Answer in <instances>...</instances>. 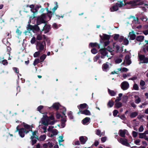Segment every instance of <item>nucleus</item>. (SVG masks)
<instances>
[{
    "mask_svg": "<svg viewBox=\"0 0 148 148\" xmlns=\"http://www.w3.org/2000/svg\"><path fill=\"white\" fill-rule=\"evenodd\" d=\"M36 40V38L35 37H33L31 39V43L32 44H34Z\"/></svg>",
    "mask_w": 148,
    "mask_h": 148,
    "instance_id": "obj_58",
    "label": "nucleus"
},
{
    "mask_svg": "<svg viewBox=\"0 0 148 148\" xmlns=\"http://www.w3.org/2000/svg\"><path fill=\"white\" fill-rule=\"evenodd\" d=\"M144 130V128L143 125H141L139 128V131L140 132H142Z\"/></svg>",
    "mask_w": 148,
    "mask_h": 148,
    "instance_id": "obj_63",
    "label": "nucleus"
},
{
    "mask_svg": "<svg viewBox=\"0 0 148 148\" xmlns=\"http://www.w3.org/2000/svg\"><path fill=\"white\" fill-rule=\"evenodd\" d=\"M101 54L103 56H106L108 54L107 49L106 48L101 49L99 50Z\"/></svg>",
    "mask_w": 148,
    "mask_h": 148,
    "instance_id": "obj_18",
    "label": "nucleus"
},
{
    "mask_svg": "<svg viewBox=\"0 0 148 148\" xmlns=\"http://www.w3.org/2000/svg\"><path fill=\"white\" fill-rule=\"evenodd\" d=\"M96 134L99 136L100 137L101 136H104L105 135V131H104L101 133V131L99 130H97L96 131Z\"/></svg>",
    "mask_w": 148,
    "mask_h": 148,
    "instance_id": "obj_19",
    "label": "nucleus"
},
{
    "mask_svg": "<svg viewBox=\"0 0 148 148\" xmlns=\"http://www.w3.org/2000/svg\"><path fill=\"white\" fill-rule=\"evenodd\" d=\"M138 114L137 112H134L131 113L130 115V116L131 118H134Z\"/></svg>",
    "mask_w": 148,
    "mask_h": 148,
    "instance_id": "obj_39",
    "label": "nucleus"
},
{
    "mask_svg": "<svg viewBox=\"0 0 148 148\" xmlns=\"http://www.w3.org/2000/svg\"><path fill=\"white\" fill-rule=\"evenodd\" d=\"M63 136H60L59 137L58 142L59 143H61L64 141L63 139Z\"/></svg>",
    "mask_w": 148,
    "mask_h": 148,
    "instance_id": "obj_55",
    "label": "nucleus"
},
{
    "mask_svg": "<svg viewBox=\"0 0 148 148\" xmlns=\"http://www.w3.org/2000/svg\"><path fill=\"white\" fill-rule=\"evenodd\" d=\"M122 106L121 102H116L115 104V106L117 108H119Z\"/></svg>",
    "mask_w": 148,
    "mask_h": 148,
    "instance_id": "obj_41",
    "label": "nucleus"
},
{
    "mask_svg": "<svg viewBox=\"0 0 148 148\" xmlns=\"http://www.w3.org/2000/svg\"><path fill=\"white\" fill-rule=\"evenodd\" d=\"M42 36L40 35H38L36 37V39L38 40H40L42 39Z\"/></svg>",
    "mask_w": 148,
    "mask_h": 148,
    "instance_id": "obj_59",
    "label": "nucleus"
},
{
    "mask_svg": "<svg viewBox=\"0 0 148 148\" xmlns=\"http://www.w3.org/2000/svg\"><path fill=\"white\" fill-rule=\"evenodd\" d=\"M123 44L125 45H127L129 44V41L127 39H125L123 40Z\"/></svg>",
    "mask_w": 148,
    "mask_h": 148,
    "instance_id": "obj_45",
    "label": "nucleus"
},
{
    "mask_svg": "<svg viewBox=\"0 0 148 148\" xmlns=\"http://www.w3.org/2000/svg\"><path fill=\"white\" fill-rule=\"evenodd\" d=\"M124 2H125V1H124ZM125 2V4L124 5V6H125L127 4H129V5H131V4H135V2L134 1H127L126 2Z\"/></svg>",
    "mask_w": 148,
    "mask_h": 148,
    "instance_id": "obj_33",
    "label": "nucleus"
},
{
    "mask_svg": "<svg viewBox=\"0 0 148 148\" xmlns=\"http://www.w3.org/2000/svg\"><path fill=\"white\" fill-rule=\"evenodd\" d=\"M133 88L134 89L136 90H138L139 88L138 85L136 84H135L133 85Z\"/></svg>",
    "mask_w": 148,
    "mask_h": 148,
    "instance_id": "obj_48",
    "label": "nucleus"
},
{
    "mask_svg": "<svg viewBox=\"0 0 148 148\" xmlns=\"http://www.w3.org/2000/svg\"><path fill=\"white\" fill-rule=\"evenodd\" d=\"M68 115L70 119H72L73 118V116L72 115V114L71 112H69L68 113Z\"/></svg>",
    "mask_w": 148,
    "mask_h": 148,
    "instance_id": "obj_57",
    "label": "nucleus"
},
{
    "mask_svg": "<svg viewBox=\"0 0 148 148\" xmlns=\"http://www.w3.org/2000/svg\"><path fill=\"white\" fill-rule=\"evenodd\" d=\"M38 25H35L33 26V31H38L40 30V28L38 26Z\"/></svg>",
    "mask_w": 148,
    "mask_h": 148,
    "instance_id": "obj_28",
    "label": "nucleus"
},
{
    "mask_svg": "<svg viewBox=\"0 0 148 148\" xmlns=\"http://www.w3.org/2000/svg\"><path fill=\"white\" fill-rule=\"evenodd\" d=\"M108 62L103 64L102 66L103 70L105 71H107L109 69V66L107 64Z\"/></svg>",
    "mask_w": 148,
    "mask_h": 148,
    "instance_id": "obj_17",
    "label": "nucleus"
},
{
    "mask_svg": "<svg viewBox=\"0 0 148 148\" xmlns=\"http://www.w3.org/2000/svg\"><path fill=\"white\" fill-rule=\"evenodd\" d=\"M41 51L39 50V51L35 52L34 54V58L37 57L40 55Z\"/></svg>",
    "mask_w": 148,
    "mask_h": 148,
    "instance_id": "obj_34",
    "label": "nucleus"
},
{
    "mask_svg": "<svg viewBox=\"0 0 148 148\" xmlns=\"http://www.w3.org/2000/svg\"><path fill=\"white\" fill-rule=\"evenodd\" d=\"M141 141V140L139 139H136L134 141V143L137 145H138V144Z\"/></svg>",
    "mask_w": 148,
    "mask_h": 148,
    "instance_id": "obj_61",
    "label": "nucleus"
},
{
    "mask_svg": "<svg viewBox=\"0 0 148 148\" xmlns=\"http://www.w3.org/2000/svg\"><path fill=\"white\" fill-rule=\"evenodd\" d=\"M87 105L86 103L81 104L80 105V107L81 109H84L85 108H87Z\"/></svg>",
    "mask_w": 148,
    "mask_h": 148,
    "instance_id": "obj_40",
    "label": "nucleus"
},
{
    "mask_svg": "<svg viewBox=\"0 0 148 148\" xmlns=\"http://www.w3.org/2000/svg\"><path fill=\"white\" fill-rule=\"evenodd\" d=\"M132 135L133 137H136L138 136V133L136 132L133 131L132 133Z\"/></svg>",
    "mask_w": 148,
    "mask_h": 148,
    "instance_id": "obj_47",
    "label": "nucleus"
},
{
    "mask_svg": "<svg viewBox=\"0 0 148 148\" xmlns=\"http://www.w3.org/2000/svg\"><path fill=\"white\" fill-rule=\"evenodd\" d=\"M145 84V82L143 80H141L140 82V84L141 86H144Z\"/></svg>",
    "mask_w": 148,
    "mask_h": 148,
    "instance_id": "obj_53",
    "label": "nucleus"
},
{
    "mask_svg": "<svg viewBox=\"0 0 148 148\" xmlns=\"http://www.w3.org/2000/svg\"><path fill=\"white\" fill-rule=\"evenodd\" d=\"M128 99V96L124 95L122 97V102H127Z\"/></svg>",
    "mask_w": 148,
    "mask_h": 148,
    "instance_id": "obj_29",
    "label": "nucleus"
},
{
    "mask_svg": "<svg viewBox=\"0 0 148 148\" xmlns=\"http://www.w3.org/2000/svg\"><path fill=\"white\" fill-rule=\"evenodd\" d=\"M53 108L56 110H60L62 111L63 114L66 111V108L63 106L60 105L59 103H54L53 106Z\"/></svg>",
    "mask_w": 148,
    "mask_h": 148,
    "instance_id": "obj_5",
    "label": "nucleus"
},
{
    "mask_svg": "<svg viewBox=\"0 0 148 148\" xmlns=\"http://www.w3.org/2000/svg\"><path fill=\"white\" fill-rule=\"evenodd\" d=\"M90 118L89 117H86L85 118L82 120L83 123L84 124H85L88 122L90 120Z\"/></svg>",
    "mask_w": 148,
    "mask_h": 148,
    "instance_id": "obj_27",
    "label": "nucleus"
},
{
    "mask_svg": "<svg viewBox=\"0 0 148 148\" xmlns=\"http://www.w3.org/2000/svg\"><path fill=\"white\" fill-rule=\"evenodd\" d=\"M24 127L25 128L27 129H29V131H30V130L31 128V127L29 125H24Z\"/></svg>",
    "mask_w": 148,
    "mask_h": 148,
    "instance_id": "obj_56",
    "label": "nucleus"
},
{
    "mask_svg": "<svg viewBox=\"0 0 148 148\" xmlns=\"http://www.w3.org/2000/svg\"><path fill=\"white\" fill-rule=\"evenodd\" d=\"M46 42L45 40L42 41H38L36 42V48L37 50L41 52L44 50V47L46 48Z\"/></svg>",
    "mask_w": 148,
    "mask_h": 148,
    "instance_id": "obj_2",
    "label": "nucleus"
},
{
    "mask_svg": "<svg viewBox=\"0 0 148 148\" xmlns=\"http://www.w3.org/2000/svg\"><path fill=\"white\" fill-rule=\"evenodd\" d=\"M89 47H95L97 49H99L100 48V45L97 42H90L89 44Z\"/></svg>",
    "mask_w": 148,
    "mask_h": 148,
    "instance_id": "obj_14",
    "label": "nucleus"
},
{
    "mask_svg": "<svg viewBox=\"0 0 148 148\" xmlns=\"http://www.w3.org/2000/svg\"><path fill=\"white\" fill-rule=\"evenodd\" d=\"M108 92L109 94L111 96H115L116 93L114 90H110L109 89H108Z\"/></svg>",
    "mask_w": 148,
    "mask_h": 148,
    "instance_id": "obj_23",
    "label": "nucleus"
},
{
    "mask_svg": "<svg viewBox=\"0 0 148 148\" xmlns=\"http://www.w3.org/2000/svg\"><path fill=\"white\" fill-rule=\"evenodd\" d=\"M13 69L15 73H19V69L18 68L15 67H14L13 68Z\"/></svg>",
    "mask_w": 148,
    "mask_h": 148,
    "instance_id": "obj_54",
    "label": "nucleus"
},
{
    "mask_svg": "<svg viewBox=\"0 0 148 148\" xmlns=\"http://www.w3.org/2000/svg\"><path fill=\"white\" fill-rule=\"evenodd\" d=\"M129 86L128 83L126 81L123 82L121 84V88L123 90H127L129 88Z\"/></svg>",
    "mask_w": 148,
    "mask_h": 148,
    "instance_id": "obj_7",
    "label": "nucleus"
},
{
    "mask_svg": "<svg viewBox=\"0 0 148 148\" xmlns=\"http://www.w3.org/2000/svg\"><path fill=\"white\" fill-rule=\"evenodd\" d=\"M139 59L140 61H143L142 63H148V57H145V56L143 55H140L139 56Z\"/></svg>",
    "mask_w": 148,
    "mask_h": 148,
    "instance_id": "obj_9",
    "label": "nucleus"
},
{
    "mask_svg": "<svg viewBox=\"0 0 148 148\" xmlns=\"http://www.w3.org/2000/svg\"><path fill=\"white\" fill-rule=\"evenodd\" d=\"M99 36L101 39L100 42H101V40H109L110 38V35H107L105 34H103V36L101 35H99Z\"/></svg>",
    "mask_w": 148,
    "mask_h": 148,
    "instance_id": "obj_6",
    "label": "nucleus"
},
{
    "mask_svg": "<svg viewBox=\"0 0 148 148\" xmlns=\"http://www.w3.org/2000/svg\"><path fill=\"white\" fill-rule=\"evenodd\" d=\"M139 138H145V136L143 133H140L139 134Z\"/></svg>",
    "mask_w": 148,
    "mask_h": 148,
    "instance_id": "obj_50",
    "label": "nucleus"
},
{
    "mask_svg": "<svg viewBox=\"0 0 148 148\" xmlns=\"http://www.w3.org/2000/svg\"><path fill=\"white\" fill-rule=\"evenodd\" d=\"M33 26H32L30 24H28V27H27V30H28V31H30L31 30L33 31Z\"/></svg>",
    "mask_w": 148,
    "mask_h": 148,
    "instance_id": "obj_36",
    "label": "nucleus"
},
{
    "mask_svg": "<svg viewBox=\"0 0 148 148\" xmlns=\"http://www.w3.org/2000/svg\"><path fill=\"white\" fill-rule=\"evenodd\" d=\"M43 29L44 31V33L46 34L49 32L51 29L50 25H46L43 27Z\"/></svg>",
    "mask_w": 148,
    "mask_h": 148,
    "instance_id": "obj_15",
    "label": "nucleus"
},
{
    "mask_svg": "<svg viewBox=\"0 0 148 148\" xmlns=\"http://www.w3.org/2000/svg\"><path fill=\"white\" fill-rule=\"evenodd\" d=\"M135 101V102H140L141 100L140 98L138 95H135L134 96Z\"/></svg>",
    "mask_w": 148,
    "mask_h": 148,
    "instance_id": "obj_35",
    "label": "nucleus"
},
{
    "mask_svg": "<svg viewBox=\"0 0 148 148\" xmlns=\"http://www.w3.org/2000/svg\"><path fill=\"white\" fill-rule=\"evenodd\" d=\"M55 4L56 5V6L52 8V12L49 10H48V8H47V12L48 13H51L52 14H54V12H55V11L57 10L58 6V3L57 2H55Z\"/></svg>",
    "mask_w": 148,
    "mask_h": 148,
    "instance_id": "obj_12",
    "label": "nucleus"
},
{
    "mask_svg": "<svg viewBox=\"0 0 148 148\" xmlns=\"http://www.w3.org/2000/svg\"><path fill=\"white\" fill-rule=\"evenodd\" d=\"M42 123L45 125H53L54 123L53 121H50L49 120L48 117L46 114L44 115L43 117L41 119Z\"/></svg>",
    "mask_w": 148,
    "mask_h": 148,
    "instance_id": "obj_1",
    "label": "nucleus"
},
{
    "mask_svg": "<svg viewBox=\"0 0 148 148\" xmlns=\"http://www.w3.org/2000/svg\"><path fill=\"white\" fill-rule=\"evenodd\" d=\"M46 16L45 14H42L40 16L37 17L36 20V24L37 25H40L41 23H46L45 19Z\"/></svg>",
    "mask_w": 148,
    "mask_h": 148,
    "instance_id": "obj_4",
    "label": "nucleus"
},
{
    "mask_svg": "<svg viewBox=\"0 0 148 148\" xmlns=\"http://www.w3.org/2000/svg\"><path fill=\"white\" fill-rule=\"evenodd\" d=\"M119 142L122 145L127 146L129 147L130 146V144L128 142L127 140L125 138H120Z\"/></svg>",
    "mask_w": 148,
    "mask_h": 148,
    "instance_id": "obj_8",
    "label": "nucleus"
},
{
    "mask_svg": "<svg viewBox=\"0 0 148 148\" xmlns=\"http://www.w3.org/2000/svg\"><path fill=\"white\" fill-rule=\"evenodd\" d=\"M133 19V22L135 24H138V23L139 19L138 17H135V16Z\"/></svg>",
    "mask_w": 148,
    "mask_h": 148,
    "instance_id": "obj_32",
    "label": "nucleus"
},
{
    "mask_svg": "<svg viewBox=\"0 0 148 148\" xmlns=\"http://www.w3.org/2000/svg\"><path fill=\"white\" fill-rule=\"evenodd\" d=\"M119 37V34H114V40L116 41L118 40Z\"/></svg>",
    "mask_w": 148,
    "mask_h": 148,
    "instance_id": "obj_43",
    "label": "nucleus"
},
{
    "mask_svg": "<svg viewBox=\"0 0 148 148\" xmlns=\"http://www.w3.org/2000/svg\"><path fill=\"white\" fill-rule=\"evenodd\" d=\"M1 63L4 65H7L8 64V61L6 60H4L1 61Z\"/></svg>",
    "mask_w": 148,
    "mask_h": 148,
    "instance_id": "obj_42",
    "label": "nucleus"
},
{
    "mask_svg": "<svg viewBox=\"0 0 148 148\" xmlns=\"http://www.w3.org/2000/svg\"><path fill=\"white\" fill-rule=\"evenodd\" d=\"M107 137L106 136H104L101 138V141L102 143H104L107 140Z\"/></svg>",
    "mask_w": 148,
    "mask_h": 148,
    "instance_id": "obj_44",
    "label": "nucleus"
},
{
    "mask_svg": "<svg viewBox=\"0 0 148 148\" xmlns=\"http://www.w3.org/2000/svg\"><path fill=\"white\" fill-rule=\"evenodd\" d=\"M132 34L131 32H130L129 34L130 37L129 40H134L135 39L136 37V35L134 33H132V34Z\"/></svg>",
    "mask_w": 148,
    "mask_h": 148,
    "instance_id": "obj_21",
    "label": "nucleus"
},
{
    "mask_svg": "<svg viewBox=\"0 0 148 148\" xmlns=\"http://www.w3.org/2000/svg\"><path fill=\"white\" fill-rule=\"evenodd\" d=\"M40 60L39 59H35L34 60L33 64L34 66H36L40 62Z\"/></svg>",
    "mask_w": 148,
    "mask_h": 148,
    "instance_id": "obj_37",
    "label": "nucleus"
},
{
    "mask_svg": "<svg viewBox=\"0 0 148 148\" xmlns=\"http://www.w3.org/2000/svg\"><path fill=\"white\" fill-rule=\"evenodd\" d=\"M124 37L123 36H121L118 39V41L119 42H122L124 40Z\"/></svg>",
    "mask_w": 148,
    "mask_h": 148,
    "instance_id": "obj_60",
    "label": "nucleus"
},
{
    "mask_svg": "<svg viewBox=\"0 0 148 148\" xmlns=\"http://www.w3.org/2000/svg\"><path fill=\"white\" fill-rule=\"evenodd\" d=\"M128 133V131L126 130H119V136L123 137H125V134H127Z\"/></svg>",
    "mask_w": 148,
    "mask_h": 148,
    "instance_id": "obj_11",
    "label": "nucleus"
},
{
    "mask_svg": "<svg viewBox=\"0 0 148 148\" xmlns=\"http://www.w3.org/2000/svg\"><path fill=\"white\" fill-rule=\"evenodd\" d=\"M118 3H116V4L118 6V7L121 8L124 6V4L123 3V1H118Z\"/></svg>",
    "mask_w": 148,
    "mask_h": 148,
    "instance_id": "obj_24",
    "label": "nucleus"
},
{
    "mask_svg": "<svg viewBox=\"0 0 148 148\" xmlns=\"http://www.w3.org/2000/svg\"><path fill=\"white\" fill-rule=\"evenodd\" d=\"M16 33L18 35L20 36L22 32L18 28H17L16 30Z\"/></svg>",
    "mask_w": 148,
    "mask_h": 148,
    "instance_id": "obj_49",
    "label": "nucleus"
},
{
    "mask_svg": "<svg viewBox=\"0 0 148 148\" xmlns=\"http://www.w3.org/2000/svg\"><path fill=\"white\" fill-rule=\"evenodd\" d=\"M53 128V126H50L47 129V131L49 132L51 131H52V129Z\"/></svg>",
    "mask_w": 148,
    "mask_h": 148,
    "instance_id": "obj_64",
    "label": "nucleus"
},
{
    "mask_svg": "<svg viewBox=\"0 0 148 148\" xmlns=\"http://www.w3.org/2000/svg\"><path fill=\"white\" fill-rule=\"evenodd\" d=\"M144 36H137L136 38V40L139 42H142L144 39Z\"/></svg>",
    "mask_w": 148,
    "mask_h": 148,
    "instance_id": "obj_22",
    "label": "nucleus"
},
{
    "mask_svg": "<svg viewBox=\"0 0 148 148\" xmlns=\"http://www.w3.org/2000/svg\"><path fill=\"white\" fill-rule=\"evenodd\" d=\"M19 134L20 136L22 137L24 136V134H27L28 132V131H26L25 129L22 128L20 129L19 130Z\"/></svg>",
    "mask_w": 148,
    "mask_h": 148,
    "instance_id": "obj_10",
    "label": "nucleus"
},
{
    "mask_svg": "<svg viewBox=\"0 0 148 148\" xmlns=\"http://www.w3.org/2000/svg\"><path fill=\"white\" fill-rule=\"evenodd\" d=\"M88 139L85 136H82L79 138V140L82 144H85L86 142L87 141Z\"/></svg>",
    "mask_w": 148,
    "mask_h": 148,
    "instance_id": "obj_16",
    "label": "nucleus"
},
{
    "mask_svg": "<svg viewBox=\"0 0 148 148\" xmlns=\"http://www.w3.org/2000/svg\"><path fill=\"white\" fill-rule=\"evenodd\" d=\"M123 96V94L122 93H119V96L117 97L116 100H115V102H119L121 99V97Z\"/></svg>",
    "mask_w": 148,
    "mask_h": 148,
    "instance_id": "obj_26",
    "label": "nucleus"
},
{
    "mask_svg": "<svg viewBox=\"0 0 148 148\" xmlns=\"http://www.w3.org/2000/svg\"><path fill=\"white\" fill-rule=\"evenodd\" d=\"M31 132L32 135L31 136L30 139L32 140V144L34 145L36 142L37 140L36 139H38V137L37 134L38 132L36 131L33 132L32 131H31Z\"/></svg>",
    "mask_w": 148,
    "mask_h": 148,
    "instance_id": "obj_3",
    "label": "nucleus"
},
{
    "mask_svg": "<svg viewBox=\"0 0 148 148\" xmlns=\"http://www.w3.org/2000/svg\"><path fill=\"white\" fill-rule=\"evenodd\" d=\"M52 134L51 135V136L57 135L58 134V131L54 129L52 131Z\"/></svg>",
    "mask_w": 148,
    "mask_h": 148,
    "instance_id": "obj_38",
    "label": "nucleus"
},
{
    "mask_svg": "<svg viewBox=\"0 0 148 148\" xmlns=\"http://www.w3.org/2000/svg\"><path fill=\"white\" fill-rule=\"evenodd\" d=\"M46 136L45 135H41L39 137V138H38V139L40 141H43L46 138Z\"/></svg>",
    "mask_w": 148,
    "mask_h": 148,
    "instance_id": "obj_31",
    "label": "nucleus"
},
{
    "mask_svg": "<svg viewBox=\"0 0 148 148\" xmlns=\"http://www.w3.org/2000/svg\"><path fill=\"white\" fill-rule=\"evenodd\" d=\"M29 7L31 8V10L33 13V12L34 11V5L33 4L29 5Z\"/></svg>",
    "mask_w": 148,
    "mask_h": 148,
    "instance_id": "obj_52",
    "label": "nucleus"
},
{
    "mask_svg": "<svg viewBox=\"0 0 148 148\" xmlns=\"http://www.w3.org/2000/svg\"><path fill=\"white\" fill-rule=\"evenodd\" d=\"M47 55L45 54H43L40 57V62H42L45 59Z\"/></svg>",
    "mask_w": 148,
    "mask_h": 148,
    "instance_id": "obj_30",
    "label": "nucleus"
},
{
    "mask_svg": "<svg viewBox=\"0 0 148 148\" xmlns=\"http://www.w3.org/2000/svg\"><path fill=\"white\" fill-rule=\"evenodd\" d=\"M122 59L121 58H117L115 61V62L117 64H119L122 62Z\"/></svg>",
    "mask_w": 148,
    "mask_h": 148,
    "instance_id": "obj_46",
    "label": "nucleus"
},
{
    "mask_svg": "<svg viewBox=\"0 0 148 148\" xmlns=\"http://www.w3.org/2000/svg\"><path fill=\"white\" fill-rule=\"evenodd\" d=\"M118 9L119 8L116 4L112 6V8H110V9L111 12L116 11L118 10Z\"/></svg>",
    "mask_w": 148,
    "mask_h": 148,
    "instance_id": "obj_20",
    "label": "nucleus"
},
{
    "mask_svg": "<svg viewBox=\"0 0 148 148\" xmlns=\"http://www.w3.org/2000/svg\"><path fill=\"white\" fill-rule=\"evenodd\" d=\"M41 5H36L35 8H34V11L33 12V14H32L33 16H32L33 17V18H34L35 17V15L36 13H37L38 9L39 8H41Z\"/></svg>",
    "mask_w": 148,
    "mask_h": 148,
    "instance_id": "obj_13",
    "label": "nucleus"
},
{
    "mask_svg": "<svg viewBox=\"0 0 148 148\" xmlns=\"http://www.w3.org/2000/svg\"><path fill=\"white\" fill-rule=\"evenodd\" d=\"M82 114L86 115H90L91 114L90 112L87 110H85L82 112Z\"/></svg>",
    "mask_w": 148,
    "mask_h": 148,
    "instance_id": "obj_25",
    "label": "nucleus"
},
{
    "mask_svg": "<svg viewBox=\"0 0 148 148\" xmlns=\"http://www.w3.org/2000/svg\"><path fill=\"white\" fill-rule=\"evenodd\" d=\"M118 113V110H114V111L113 112V114L114 116H116L117 114Z\"/></svg>",
    "mask_w": 148,
    "mask_h": 148,
    "instance_id": "obj_62",
    "label": "nucleus"
},
{
    "mask_svg": "<svg viewBox=\"0 0 148 148\" xmlns=\"http://www.w3.org/2000/svg\"><path fill=\"white\" fill-rule=\"evenodd\" d=\"M91 52L93 54H95L97 53V51L96 49L94 48L91 49Z\"/></svg>",
    "mask_w": 148,
    "mask_h": 148,
    "instance_id": "obj_51",
    "label": "nucleus"
}]
</instances>
